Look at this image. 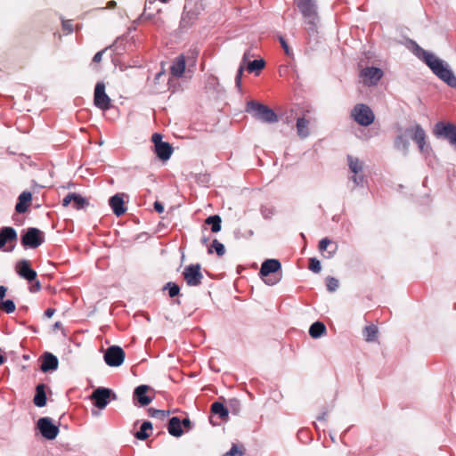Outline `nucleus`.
<instances>
[{
	"instance_id": "f257e3e1",
	"label": "nucleus",
	"mask_w": 456,
	"mask_h": 456,
	"mask_svg": "<svg viewBox=\"0 0 456 456\" xmlns=\"http://www.w3.org/2000/svg\"><path fill=\"white\" fill-rule=\"evenodd\" d=\"M414 53L438 78L449 86L456 87V77L444 61L436 57L434 53L424 50L418 45L415 46Z\"/></svg>"
},
{
	"instance_id": "f03ea898",
	"label": "nucleus",
	"mask_w": 456,
	"mask_h": 456,
	"mask_svg": "<svg viewBox=\"0 0 456 456\" xmlns=\"http://www.w3.org/2000/svg\"><path fill=\"white\" fill-rule=\"evenodd\" d=\"M296 4L304 17L305 29L309 35L317 32L319 16L314 0H296Z\"/></svg>"
},
{
	"instance_id": "7ed1b4c3",
	"label": "nucleus",
	"mask_w": 456,
	"mask_h": 456,
	"mask_svg": "<svg viewBox=\"0 0 456 456\" xmlns=\"http://www.w3.org/2000/svg\"><path fill=\"white\" fill-rule=\"evenodd\" d=\"M281 265L277 259H267L263 262L259 275L264 280L265 283L270 286L275 285L281 279V274L279 273Z\"/></svg>"
},
{
	"instance_id": "20e7f679",
	"label": "nucleus",
	"mask_w": 456,
	"mask_h": 456,
	"mask_svg": "<svg viewBox=\"0 0 456 456\" xmlns=\"http://www.w3.org/2000/svg\"><path fill=\"white\" fill-rule=\"evenodd\" d=\"M246 111L252 113L256 119L265 123L272 124L278 121V116L272 109L256 101L248 102Z\"/></svg>"
},
{
	"instance_id": "39448f33",
	"label": "nucleus",
	"mask_w": 456,
	"mask_h": 456,
	"mask_svg": "<svg viewBox=\"0 0 456 456\" xmlns=\"http://www.w3.org/2000/svg\"><path fill=\"white\" fill-rule=\"evenodd\" d=\"M433 134L436 138L447 140L456 150V125L451 122L439 121L433 128Z\"/></svg>"
},
{
	"instance_id": "423d86ee",
	"label": "nucleus",
	"mask_w": 456,
	"mask_h": 456,
	"mask_svg": "<svg viewBox=\"0 0 456 456\" xmlns=\"http://www.w3.org/2000/svg\"><path fill=\"white\" fill-rule=\"evenodd\" d=\"M21 245L25 248H37L45 242V233L38 228H28L20 237Z\"/></svg>"
},
{
	"instance_id": "0eeeda50",
	"label": "nucleus",
	"mask_w": 456,
	"mask_h": 456,
	"mask_svg": "<svg viewBox=\"0 0 456 456\" xmlns=\"http://www.w3.org/2000/svg\"><path fill=\"white\" fill-rule=\"evenodd\" d=\"M351 117L357 124L362 126L371 125L375 119L372 110L363 103H358L353 108Z\"/></svg>"
},
{
	"instance_id": "6e6552de",
	"label": "nucleus",
	"mask_w": 456,
	"mask_h": 456,
	"mask_svg": "<svg viewBox=\"0 0 456 456\" xmlns=\"http://www.w3.org/2000/svg\"><path fill=\"white\" fill-rule=\"evenodd\" d=\"M406 133L411 137V139L418 144L419 150L422 154H428L431 151V147L426 142V133L419 125L408 127Z\"/></svg>"
},
{
	"instance_id": "1a4fd4ad",
	"label": "nucleus",
	"mask_w": 456,
	"mask_h": 456,
	"mask_svg": "<svg viewBox=\"0 0 456 456\" xmlns=\"http://www.w3.org/2000/svg\"><path fill=\"white\" fill-rule=\"evenodd\" d=\"M200 264L189 265L184 267L183 272V279L190 287H196L201 284L203 274L201 273Z\"/></svg>"
},
{
	"instance_id": "9d476101",
	"label": "nucleus",
	"mask_w": 456,
	"mask_h": 456,
	"mask_svg": "<svg viewBox=\"0 0 456 456\" xmlns=\"http://www.w3.org/2000/svg\"><path fill=\"white\" fill-rule=\"evenodd\" d=\"M111 396L112 399H116V395L112 392L111 389L106 387H98L92 393L91 399L94 400V404L97 408L102 410L108 405Z\"/></svg>"
},
{
	"instance_id": "9b49d317",
	"label": "nucleus",
	"mask_w": 456,
	"mask_h": 456,
	"mask_svg": "<svg viewBox=\"0 0 456 456\" xmlns=\"http://www.w3.org/2000/svg\"><path fill=\"white\" fill-rule=\"evenodd\" d=\"M41 435L47 440L54 439L59 434V427L49 417L40 418L37 424Z\"/></svg>"
},
{
	"instance_id": "f8f14e48",
	"label": "nucleus",
	"mask_w": 456,
	"mask_h": 456,
	"mask_svg": "<svg viewBox=\"0 0 456 456\" xmlns=\"http://www.w3.org/2000/svg\"><path fill=\"white\" fill-rule=\"evenodd\" d=\"M125 359L124 350L118 346H110L104 354L105 362L111 367L120 366Z\"/></svg>"
},
{
	"instance_id": "ddd939ff",
	"label": "nucleus",
	"mask_w": 456,
	"mask_h": 456,
	"mask_svg": "<svg viewBox=\"0 0 456 456\" xmlns=\"http://www.w3.org/2000/svg\"><path fill=\"white\" fill-rule=\"evenodd\" d=\"M94 105L102 110H107L110 108V98L105 93V85L98 82L94 88Z\"/></svg>"
},
{
	"instance_id": "4468645a",
	"label": "nucleus",
	"mask_w": 456,
	"mask_h": 456,
	"mask_svg": "<svg viewBox=\"0 0 456 456\" xmlns=\"http://www.w3.org/2000/svg\"><path fill=\"white\" fill-rule=\"evenodd\" d=\"M362 82L367 86H375L383 77V71L379 68L367 67L360 73Z\"/></svg>"
},
{
	"instance_id": "2eb2a0df",
	"label": "nucleus",
	"mask_w": 456,
	"mask_h": 456,
	"mask_svg": "<svg viewBox=\"0 0 456 456\" xmlns=\"http://www.w3.org/2000/svg\"><path fill=\"white\" fill-rule=\"evenodd\" d=\"M17 240V232L14 228L5 226L0 229V249L4 251H12L14 246L10 248H4L7 243H15Z\"/></svg>"
},
{
	"instance_id": "dca6fc26",
	"label": "nucleus",
	"mask_w": 456,
	"mask_h": 456,
	"mask_svg": "<svg viewBox=\"0 0 456 456\" xmlns=\"http://www.w3.org/2000/svg\"><path fill=\"white\" fill-rule=\"evenodd\" d=\"M15 271L21 278L32 281L37 278V272L31 268L28 260L22 259L17 262Z\"/></svg>"
},
{
	"instance_id": "f3484780",
	"label": "nucleus",
	"mask_w": 456,
	"mask_h": 456,
	"mask_svg": "<svg viewBox=\"0 0 456 456\" xmlns=\"http://www.w3.org/2000/svg\"><path fill=\"white\" fill-rule=\"evenodd\" d=\"M309 114L310 110H305L301 117L297 118V135L302 139L308 137L310 134L309 126L313 119L311 117H309Z\"/></svg>"
},
{
	"instance_id": "a211bd4d",
	"label": "nucleus",
	"mask_w": 456,
	"mask_h": 456,
	"mask_svg": "<svg viewBox=\"0 0 456 456\" xmlns=\"http://www.w3.org/2000/svg\"><path fill=\"white\" fill-rule=\"evenodd\" d=\"M152 390L147 385H140L134 390L133 399L134 401H137L141 406H147L150 404L154 396L147 395L149 391Z\"/></svg>"
},
{
	"instance_id": "6ab92c4d",
	"label": "nucleus",
	"mask_w": 456,
	"mask_h": 456,
	"mask_svg": "<svg viewBox=\"0 0 456 456\" xmlns=\"http://www.w3.org/2000/svg\"><path fill=\"white\" fill-rule=\"evenodd\" d=\"M185 66V56L183 54H180L179 56L175 57L172 61V64L170 66V74L176 78L181 77L184 73Z\"/></svg>"
},
{
	"instance_id": "aec40b11",
	"label": "nucleus",
	"mask_w": 456,
	"mask_h": 456,
	"mask_svg": "<svg viewBox=\"0 0 456 456\" xmlns=\"http://www.w3.org/2000/svg\"><path fill=\"white\" fill-rule=\"evenodd\" d=\"M109 204L117 216H120L126 213V208L124 206V199L122 194H115L110 197Z\"/></svg>"
},
{
	"instance_id": "412c9836",
	"label": "nucleus",
	"mask_w": 456,
	"mask_h": 456,
	"mask_svg": "<svg viewBox=\"0 0 456 456\" xmlns=\"http://www.w3.org/2000/svg\"><path fill=\"white\" fill-rule=\"evenodd\" d=\"M58 363L59 361L55 355L51 353H45L43 355L41 370L44 372L55 370L58 368Z\"/></svg>"
},
{
	"instance_id": "4be33fe9",
	"label": "nucleus",
	"mask_w": 456,
	"mask_h": 456,
	"mask_svg": "<svg viewBox=\"0 0 456 456\" xmlns=\"http://www.w3.org/2000/svg\"><path fill=\"white\" fill-rule=\"evenodd\" d=\"M319 250L325 252V257L331 258L338 250V245L328 238H324L319 242Z\"/></svg>"
},
{
	"instance_id": "5701e85b",
	"label": "nucleus",
	"mask_w": 456,
	"mask_h": 456,
	"mask_svg": "<svg viewBox=\"0 0 456 456\" xmlns=\"http://www.w3.org/2000/svg\"><path fill=\"white\" fill-rule=\"evenodd\" d=\"M31 200H32V193L28 191H22L20 194V196L18 198V202L15 206L16 212L20 213V214L25 213L28 210Z\"/></svg>"
},
{
	"instance_id": "b1692460",
	"label": "nucleus",
	"mask_w": 456,
	"mask_h": 456,
	"mask_svg": "<svg viewBox=\"0 0 456 456\" xmlns=\"http://www.w3.org/2000/svg\"><path fill=\"white\" fill-rule=\"evenodd\" d=\"M154 152L159 159L166 161L170 159L173 148L169 142H164L163 143L154 145Z\"/></svg>"
},
{
	"instance_id": "393cba45",
	"label": "nucleus",
	"mask_w": 456,
	"mask_h": 456,
	"mask_svg": "<svg viewBox=\"0 0 456 456\" xmlns=\"http://www.w3.org/2000/svg\"><path fill=\"white\" fill-rule=\"evenodd\" d=\"M198 17V12L195 10L188 9L184 7L183 12L181 18V26L183 28L190 27Z\"/></svg>"
},
{
	"instance_id": "a878e982",
	"label": "nucleus",
	"mask_w": 456,
	"mask_h": 456,
	"mask_svg": "<svg viewBox=\"0 0 456 456\" xmlns=\"http://www.w3.org/2000/svg\"><path fill=\"white\" fill-rule=\"evenodd\" d=\"M34 403L37 407H44L46 404L45 385L38 384L36 387Z\"/></svg>"
},
{
	"instance_id": "bb28decb",
	"label": "nucleus",
	"mask_w": 456,
	"mask_h": 456,
	"mask_svg": "<svg viewBox=\"0 0 456 456\" xmlns=\"http://www.w3.org/2000/svg\"><path fill=\"white\" fill-rule=\"evenodd\" d=\"M167 430L171 436L175 437H179L183 435L181 420L178 417H172L169 419Z\"/></svg>"
},
{
	"instance_id": "cd10ccee",
	"label": "nucleus",
	"mask_w": 456,
	"mask_h": 456,
	"mask_svg": "<svg viewBox=\"0 0 456 456\" xmlns=\"http://www.w3.org/2000/svg\"><path fill=\"white\" fill-rule=\"evenodd\" d=\"M152 431V424L151 421H144L140 427V429L135 433L134 436L141 441L146 440L150 436V432Z\"/></svg>"
},
{
	"instance_id": "c85d7f7f",
	"label": "nucleus",
	"mask_w": 456,
	"mask_h": 456,
	"mask_svg": "<svg viewBox=\"0 0 456 456\" xmlns=\"http://www.w3.org/2000/svg\"><path fill=\"white\" fill-rule=\"evenodd\" d=\"M347 161L349 169L353 174L357 175L362 172L363 162L361 161L358 158L348 155Z\"/></svg>"
},
{
	"instance_id": "c756f323",
	"label": "nucleus",
	"mask_w": 456,
	"mask_h": 456,
	"mask_svg": "<svg viewBox=\"0 0 456 456\" xmlns=\"http://www.w3.org/2000/svg\"><path fill=\"white\" fill-rule=\"evenodd\" d=\"M326 332V327L322 322H314L309 329V335L314 338H318Z\"/></svg>"
},
{
	"instance_id": "7c9ffc66",
	"label": "nucleus",
	"mask_w": 456,
	"mask_h": 456,
	"mask_svg": "<svg viewBox=\"0 0 456 456\" xmlns=\"http://www.w3.org/2000/svg\"><path fill=\"white\" fill-rule=\"evenodd\" d=\"M211 411L214 414L218 415L222 419L227 418L229 414L227 408L220 402H215L212 403Z\"/></svg>"
},
{
	"instance_id": "2f4dec72",
	"label": "nucleus",
	"mask_w": 456,
	"mask_h": 456,
	"mask_svg": "<svg viewBox=\"0 0 456 456\" xmlns=\"http://www.w3.org/2000/svg\"><path fill=\"white\" fill-rule=\"evenodd\" d=\"M409 141L407 140V138L403 135V134H400L398 136H396L395 140V147L399 150V151H402L404 154H407L408 152V150H409Z\"/></svg>"
},
{
	"instance_id": "473e14b6",
	"label": "nucleus",
	"mask_w": 456,
	"mask_h": 456,
	"mask_svg": "<svg viewBox=\"0 0 456 456\" xmlns=\"http://www.w3.org/2000/svg\"><path fill=\"white\" fill-rule=\"evenodd\" d=\"M206 224L211 225L212 232H218L221 231V217L217 215L210 216L206 219Z\"/></svg>"
},
{
	"instance_id": "72a5a7b5",
	"label": "nucleus",
	"mask_w": 456,
	"mask_h": 456,
	"mask_svg": "<svg viewBox=\"0 0 456 456\" xmlns=\"http://www.w3.org/2000/svg\"><path fill=\"white\" fill-rule=\"evenodd\" d=\"M363 335L366 341L373 342L377 339L378 329L375 325H369L364 328Z\"/></svg>"
},
{
	"instance_id": "f704fd0d",
	"label": "nucleus",
	"mask_w": 456,
	"mask_h": 456,
	"mask_svg": "<svg viewBox=\"0 0 456 456\" xmlns=\"http://www.w3.org/2000/svg\"><path fill=\"white\" fill-rule=\"evenodd\" d=\"M89 203L87 200L84 197H82L79 194L74 193V198L72 201V208L75 209H83L86 206H87Z\"/></svg>"
},
{
	"instance_id": "c9c22d12",
	"label": "nucleus",
	"mask_w": 456,
	"mask_h": 456,
	"mask_svg": "<svg viewBox=\"0 0 456 456\" xmlns=\"http://www.w3.org/2000/svg\"><path fill=\"white\" fill-rule=\"evenodd\" d=\"M265 61L260 59V60H254L252 61H248V65H247V69L248 72H257L259 70H261L262 69H264L265 67Z\"/></svg>"
},
{
	"instance_id": "e433bc0d",
	"label": "nucleus",
	"mask_w": 456,
	"mask_h": 456,
	"mask_svg": "<svg viewBox=\"0 0 456 456\" xmlns=\"http://www.w3.org/2000/svg\"><path fill=\"white\" fill-rule=\"evenodd\" d=\"M148 413L151 417L156 418L159 419H165L169 415V411H164V410H157L154 408H149Z\"/></svg>"
},
{
	"instance_id": "4c0bfd02",
	"label": "nucleus",
	"mask_w": 456,
	"mask_h": 456,
	"mask_svg": "<svg viewBox=\"0 0 456 456\" xmlns=\"http://www.w3.org/2000/svg\"><path fill=\"white\" fill-rule=\"evenodd\" d=\"M0 309L6 314H12L15 311V304L11 299H4L0 302Z\"/></svg>"
},
{
	"instance_id": "58836bf2",
	"label": "nucleus",
	"mask_w": 456,
	"mask_h": 456,
	"mask_svg": "<svg viewBox=\"0 0 456 456\" xmlns=\"http://www.w3.org/2000/svg\"><path fill=\"white\" fill-rule=\"evenodd\" d=\"M165 289H168V294L170 297H175L179 295L180 287L175 282H167L164 288Z\"/></svg>"
},
{
	"instance_id": "ea45409f",
	"label": "nucleus",
	"mask_w": 456,
	"mask_h": 456,
	"mask_svg": "<svg viewBox=\"0 0 456 456\" xmlns=\"http://www.w3.org/2000/svg\"><path fill=\"white\" fill-rule=\"evenodd\" d=\"M326 286H327V289L329 291L334 292V291H336L338 289V288L339 286L338 280L334 278V277L329 276L326 279Z\"/></svg>"
},
{
	"instance_id": "a19ab883",
	"label": "nucleus",
	"mask_w": 456,
	"mask_h": 456,
	"mask_svg": "<svg viewBox=\"0 0 456 456\" xmlns=\"http://www.w3.org/2000/svg\"><path fill=\"white\" fill-rule=\"evenodd\" d=\"M198 55H199V51L197 50V48L190 49L187 56L185 57L186 61L189 63H191L192 65H195Z\"/></svg>"
},
{
	"instance_id": "79ce46f5",
	"label": "nucleus",
	"mask_w": 456,
	"mask_h": 456,
	"mask_svg": "<svg viewBox=\"0 0 456 456\" xmlns=\"http://www.w3.org/2000/svg\"><path fill=\"white\" fill-rule=\"evenodd\" d=\"M309 269L315 273H318L321 272L322 270V266H321V263L318 259L313 257V258H310L309 260Z\"/></svg>"
},
{
	"instance_id": "37998d69",
	"label": "nucleus",
	"mask_w": 456,
	"mask_h": 456,
	"mask_svg": "<svg viewBox=\"0 0 456 456\" xmlns=\"http://www.w3.org/2000/svg\"><path fill=\"white\" fill-rule=\"evenodd\" d=\"M212 248H215L216 254L219 256H222L224 255L225 253V249H224V246L219 242L217 240H214L213 242H212Z\"/></svg>"
},
{
	"instance_id": "c03bdc74",
	"label": "nucleus",
	"mask_w": 456,
	"mask_h": 456,
	"mask_svg": "<svg viewBox=\"0 0 456 456\" xmlns=\"http://www.w3.org/2000/svg\"><path fill=\"white\" fill-rule=\"evenodd\" d=\"M352 181L354 182L355 186H363L365 183V177L362 173H359L357 175L354 174V175L351 177Z\"/></svg>"
},
{
	"instance_id": "a18cd8bd",
	"label": "nucleus",
	"mask_w": 456,
	"mask_h": 456,
	"mask_svg": "<svg viewBox=\"0 0 456 456\" xmlns=\"http://www.w3.org/2000/svg\"><path fill=\"white\" fill-rule=\"evenodd\" d=\"M279 41L281 43V45L282 49L284 50L285 54L287 56H292L293 55V52L289 48V46L287 41L285 40V38L282 36H279Z\"/></svg>"
},
{
	"instance_id": "49530a36",
	"label": "nucleus",
	"mask_w": 456,
	"mask_h": 456,
	"mask_svg": "<svg viewBox=\"0 0 456 456\" xmlns=\"http://www.w3.org/2000/svg\"><path fill=\"white\" fill-rule=\"evenodd\" d=\"M243 71H244V65H243V63H240V65L238 69L236 77H235V84L238 88H240V86H241V77L243 75Z\"/></svg>"
},
{
	"instance_id": "de8ad7c7",
	"label": "nucleus",
	"mask_w": 456,
	"mask_h": 456,
	"mask_svg": "<svg viewBox=\"0 0 456 456\" xmlns=\"http://www.w3.org/2000/svg\"><path fill=\"white\" fill-rule=\"evenodd\" d=\"M242 451H240L236 444H232L229 452L224 456H242Z\"/></svg>"
},
{
	"instance_id": "09e8293b",
	"label": "nucleus",
	"mask_w": 456,
	"mask_h": 456,
	"mask_svg": "<svg viewBox=\"0 0 456 456\" xmlns=\"http://www.w3.org/2000/svg\"><path fill=\"white\" fill-rule=\"evenodd\" d=\"M62 28L65 30L68 34H70L73 31V25L72 20H63L62 21Z\"/></svg>"
},
{
	"instance_id": "8fccbe9b",
	"label": "nucleus",
	"mask_w": 456,
	"mask_h": 456,
	"mask_svg": "<svg viewBox=\"0 0 456 456\" xmlns=\"http://www.w3.org/2000/svg\"><path fill=\"white\" fill-rule=\"evenodd\" d=\"M261 213L265 218H270L273 215V210L268 207H262Z\"/></svg>"
},
{
	"instance_id": "3c124183",
	"label": "nucleus",
	"mask_w": 456,
	"mask_h": 456,
	"mask_svg": "<svg viewBox=\"0 0 456 456\" xmlns=\"http://www.w3.org/2000/svg\"><path fill=\"white\" fill-rule=\"evenodd\" d=\"M74 198V192L68 193L62 200V206L67 207L72 203Z\"/></svg>"
},
{
	"instance_id": "603ef678",
	"label": "nucleus",
	"mask_w": 456,
	"mask_h": 456,
	"mask_svg": "<svg viewBox=\"0 0 456 456\" xmlns=\"http://www.w3.org/2000/svg\"><path fill=\"white\" fill-rule=\"evenodd\" d=\"M107 48L102 50V51H99L97 52L94 58H93V61L95 62V63H98L100 61H102V55H103V53L106 51Z\"/></svg>"
},
{
	"instance_id": "864d4df0",
	"label": "nucleus",
	"mask_w": 456,
	"mask_h": 456,
	"mask_svg": "<svg viewBox=\"0 0 456 456\" xmlns=\"http://www.w3.org/2000/svg\"><path fill=\"white\" fill-rule=\"evenodd\" d=\"M151 140L154 143V145H157L158 143H163L162 141V135L160 134L155 133L152 134Z\"/></svg>"
},
{
	"instance_id": "5fc2aeb1",
	"label": "nucleus",
	"mask_w": 456,
	"mask_h": 456,
	"mask_svg": "<svg viewBox=\"0 0 456 456\" xmlns=\"http://www.w3.org/2000/svg\"><path fill=\"white\" fill-rule=\"evenodd\" d=\"M293 114H294V110H290L289 112H287L285 114L284 122L287 124H290L294 118Z\"/></svg>"
},
{
	"instance_id": "6e6d98bb",
	"label": "nucleus",
	"mask_w": 456,
	"mask_h": 456,
	"mask_svg": "<svg viewBox=\"0 0 456 456\" xmlns=\"http://www.w3.org/2000/svg\"><path fill=\"white\" fill-rule=\"evenodd\" d=\"M154 209H155L158 213L161 214V213H163V212H164V206L162 205V203H161V202H159V201H155V202H154Z\"/></svg>"
},
{
	"instance_id": "4d7b16f0",
	"label": "nucleus",
	"mask_w": 456,
	"mask_h": 456,
	"mask_svg": "<svg viewBox=\"0 0 456 456\" xmlns=\"http://www.w3.org/2000/svg\"><path fill=\"white\" fill-rule=\"evenodd\" d=\"M41 289V285H40V282L37 281L35 282V284H33L30 288H29V290L30 292L34 293V292H37L38 290H40Z\"/></svg>"
},
{
	"instance_id": "13d9d810",
	"label": "nucleus",
	"mask_w": 456,
	"mask_h": 456,
	"mask_svg": "<svg viewBox=\"0 0 456 456\" xmlns=\"http://www.w3.org/2000/svg\"><path fill=\"white\" fill-rule=\"evenodd\" d=\"M181 425H183L184 428L190 429L191 428V422L188 418L183 419L181 421Z\"/></svg>"
},
{
	"instance_id": "bf43d9fd",
	"label": "nucleus",
	"mask_w": 456,
	"mask_h": 456,
	"mask_svg": "<svg viewBox=\"0 0 456 456\" xmlns=\"http://www.w3.org/2000/svg\"><path fill=\"white\" fill-rule=\"evenodd\" d=\"M6 291H7V288L1 285L0 286V302L4 299Z\"/></svg>"
},
{
	"instance_id": "052dcab7",
	"label": "nucleus",
	"mask_w": 456,
	"mask_h": 456,
	"mask_svg": "<svg viewBox=\"0 0 456 456\" xmlns=\"http://www.w3.org/2000/svg\"><path fill=\"white\" fill-rule=\"evenodd\" d=\"M55 313V309L53 308H47L45 311V315L47 317V318H51Z\"/></svg>"
},
{
	"instance_id": "680f3d73",
	"label": "nucleus",
	"mask_w": 456,
	"mask_h": 456,
	"mask_svg": "<svg viewBox=\"0 0 456 456\" xmlns=\"http://www.w3.org/2000/svg\"><path fill=\"white\" fill-rule=\"evenodd\" d=\"M251 56V53H250V51H246L243 54V57H242V61L241 63H243V65H245V63L247 62V61L248 60V58Z\"/></svg>"
},
{
	"instance_id": "e2e57ef3",
	"label": "nucleus",
	"mask_w": 456,
	"mask_h": 456,
	"mask_svg": "<svg viewBox=\"0 0 456 456\" xmlns=\"http://www.w3.org/2000/svg\"><path fill=\"white\" fill-rule=\"evenodd\" d=\"M116 5H117V4H116V2H115V1H110V2H108V4H107V7H106V8L112 9V8H114Z\"/></svg>"
},
{
	"instance_id": "0e129e2a",
	"label": "nucleus",
	"mask_w": 456,
	"mask_h": 456,
	"mask_svg": "<svg viewBox=\"0 0 456 456\" xmlns=\"http://www.w3.org/2000/svg\"><path fill=\"white\" fill-rule=\"evenodd\" d=\"M326 415L327 412H322L320 416L317 417V419L324 421L326 419Z\"/></svg>"
},
{
	"instance_id": "69168bd1",
	"label": "nucleus",
	"mask_w": 456,
	"mask_h": 456,
	"mask_svg": "<svg viewBox=\"0 0 456 456\" xmlns=\"http://www.w3.org/2000/svg\"><path fill=\"white\" fill-rule=\"evenodd\" d=\"M201 241H202V243H203V244H207V243H208V238H206V237H203V238L201 239Z\"/></svg>"
},
{
	"instance_id": "338daca9",
	"label": "nucleus",
	"mask_w": 456,
	"mask_h": 456,
	"mask_svg": "<svg viewBox=\"0 0 456 456\" xmlns=\"http://www.w3.org/2000/svg\"><path fill=\"white\" fill-rule=\"evenodd\" d=\"M61 326V323L60 322H55L54 327L59 329Z\"/></svg>"
},
{
	"instance_id": "774afa93",
	"label": "nucleus",
	"mask_w": 456,
	"mask_h": 456,
	"mask_svg": "<svg viewBox=\"0 0 456 456\" xmlns=\"http://www.w3.org/2000/svg\"><path fill=\"white\" fill-rule=\"evenodd\" d=\"M160 1L163 2V3H167V0H160Z\"/></svg>"
}]
</instances>
